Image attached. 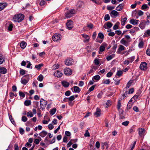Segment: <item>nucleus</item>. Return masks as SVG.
Returning a JSON list of instances; mask_svg holds the SVG:
<instances>
[{"label":"nucleus","instance_id":"obj_1","mask_svg":"<svg viewBox=\"0 0 150 150\" xmlns=\"http://www.w3.org/2000/svg\"><path fill=\"white\" fill-rule=\"evenodd\" d=\"M24 16L22 14H19L14 16L13 21L15 22H20L24 19Z\"/></svg>","mask_w":150,"mask_h":150},{"label":"nucleus","instance_id":"obj_2","mask_svg":"<svg viewBox=\"0 0 150 150\" xmlns=\"http://www.w3.org/2000/svg\"><path fill=\"white\" fill-rule=\"evenodd\" d=\"M76 11L74 9H71L66 12L65 14L66 17L67 18H70L73 16V15L75 14Z\"/></svg>","mask_w":150,"mask_h":150},{"label":"nucleus","instance_id":"obj_3","mask_svg":"<svg viewBox=\"0 0 150 150\" xmlns=\"http://www.w3.org/2000/svg\"><path fill=\"white\" fill-rule=\"evenodd\" d=\"M40 108L42 110L45 109L46 105L47 103V101L45 100L44 99L41 98L40 101Z\"/></svg>","mask_w":150,"mask_h":150},{"label":"nucleus","instance_id":"obj_4","mask_svg":"<svg viewBox=\"0 0 150 150\" xmlns=\"http://www.w3.org/2000/svg\"><path fill=\"white\" fill-rule=\"evenodd\" d=\"M61 35L58 34H55L52 37V39L53 41H54L58 42L61 40Z\"/></svg>","mask_w":150,"mask_h":150},{"label":"nucleus","instance_id":"obj_5","mask_svg":"<svg viewBox=\"0 0 150 150\" xmlns=\"http://www.w3.org/2000/svg\"><path fill=\"white\" fill-rule=\"evenodd\" d=\"M67 28V29L70 30L73 28V22L70 20H68L66 24Z\"/></svg>","mask_w":150,"mask_h":150},{"label":"nucleus","instance_id":"obj_6","mask_svg":"<svg viewBox=\"0 0 150 150\" xmlns=\"http://www.w3.org/2000/svg\"><path fill=\"white\" fill-rule=\"evenodd\" d=\"M147 64L145 62H142L141 63L140 66V68L142 70L145 71L147 69Z\"/></svg>","mask_w":150,"mask_h":150},{"label":"nucleus","instance_id":"obj_7","mask_svg":"<svg viewBox=\"0 0 150 150\" xmlns=\"http://www.w3.org/2000/svg\"><path fill=\"white\" fill-rule=\"evenodd\" d=\"M64 74L67 75H70L72 73L71 70L70 69L67 68L64 69Z\"/></svg>","mask_w":150,"mask_h":150},{"label":"nucleus","instance_id":"obj_8","mask_svg":"<svg viewBox=\"0 0 150 150\" xmlns=\"http://www.w3.org/2000/svg\"><path fill=\"white\" fill-rule=\"evenodd\" d=\"M65 64L67 66L71 65L73 63V61L72 59H66L65 61Z\"/></svg>","mask_w":150,"mask_h":150},{"label":"nucleus","instance_id":"obj_9","mask_svg":"<svg viewBox=\"0 0 150 150\" xmlns=\"http://www.w3.org/2000/svg\"><path fill=\"white\" fill-rule=\"evenodd\" d=\"M137 131L139 135L141 137H142L144 135V134L145 132V130L144 129L139 128L138 129Z\"/></svg>","mask_w":150,"mask_h":150},{"label":"nucleus","instance_id":"obj_10","mask_svg":"<svg viewBox=\"0 0 150 150\" xmlns=\"http://www.w3.org/2000/svg\"><path fill=\"white\" fill-rule=\"evenodd\" d=\"M130 41H126L124 38H122L120 40V42L121 44L124 45L126 46H127L129 45V42Z\"/></svg>","mask_w":150,"mask_h":150},{"label":"nucleus","instance_id":"obj_11","mask_svg":"<svg viewBox=\"0 0 150 150\" xmlns=\"http://www.w3.org/2000/svg\"><path fill=\"white\" fill-rule=\"evenodd\" d=\"M54 75L57 77H60L62 75V73L59 71H57L54 74Z\"/></svg>","mask_w":150,"mask_h":150},{"label":"nucleus","instance_id":"obj_12","mask_svg":"<svg viewBox=\"0 0 150 150\" xmlns=\"http://www.w3.org/2000/svg\"><path fill=\"white\" fill-rule=\"evenodd\" d=\"M84 4L82 1H79L77 4V7L78 8H83L84 7Z\"/></svg>","mask_w":150,"mask_h":150},{"label":"nucleus","instance_id":"obj_13","mask_svg":"<svg viewBox=\"0 0 150 150\" xmlns=\"http://www.w3.org/2000/svg\"><path fill=\"white\" fill-rule=\"evenodd\" d=\"M100 110L98 108H97L96 112L94 113V115L96 117L100 116Z\"/></svg>","mask_w":150,"mask_h":150},{"label":"nucleus","instance_id":"obj_14","mask_svg":"<svg viewBox=\"0 0 150 150\" xmlns=\"http://www.w3.org/2000/svg\"><path fill=\"white\" fill-rule=\"evenodd\" d=\"M125 47L122 45H119V47L118 48L117 53L118 54H120L122 51L124 50L125 49Z\"/></svg>","mask_w":150,"mask_h":150},{"label":"nucleus","instance_id":"obj_15","mask_svg":"<svg viewBox=\"0 0 150 150\" xmlns=\"http://www.w3.org/2000/svg\"><path fill=\"white\" fill-rule=\"evenodd\" d=\"M139 20H134V19H132L130 21V23L134 25H135L137 24L138 23Z\"/></svg>","mask_w":150,"mask_h":150},{"label":"nucleus","instance_id":"obj_16","mask_svg":"<svg viewBox=\"0 0 150 150\" xmlns=\"http://www.w3.org/2000/svg\"><path fill=\"white\" fill-rule=\"evenodd\" d=\"M124 6V4L122 3L119 5L116 8V10L118 11H121Z\"/></svg>","mask_w":150,"mask_h":150},{"label":"nucleus","instance_id":"obj_17","mask_svg":"<svg viewBox=\"0 0 150 150\" xmlns=\"http://www.w3.org/2000/svg\"><path fill=\"white\" fill-rule=\"evenodd\" d=\"M146 23L144 21L141 22L139 25V27L142 29H143L145 27Z\"/></svg>","mask_w":150,"mask_h":150},{"label":"nucleus","instance_id":"obj_18","mask_svg":"<svg viewBox=\"0 0 150 150\" xmlns=\"http://www.w3.org/2000/svg\"><path fill=\"white\" fill-rule=\"evenodd\" d=\"M7 6V4L6 3H0V11L3 9Z\"/></svg>","mask_w":150,"mask_h":150},{"label":"nucleus","instance_id":"obj_19","mask_svg":"<svg viewBox=\"0 0 150 150\" xmlns=\"http://www.w3.org/2000/svg\"><path fill=\"white\" fill-rule=\"evenodd\" d=\"M150 36V30H147L144 33L143 36L145 37H147Z\"/></svg>","mask_w":150,"mask_h":150},{"label":"nucleus","instance_id":"obj_20","mask_svg":"<svg viewBox=\"0 0 150 150\" xmlns=\"http://www.w3.org/2000/svg\"><path fill=\"white\" fill-rule=\"evenodd\" d=\"M62 85L65 87H68L69 85V83L65 81H62Z\"/></svg>","mask_w":150,"mask_h":150},{"label":"nucleus","instance_id":"obj_21","mask_svg":"<svg viewBox=\"0 0 150 150\" xmlns=\"http://www.w3.org/2000/svg\"><path fill=\"white\" fill-rule=\"evenodd\" d=\"M29 80L22 78L21 80V83L24 85H25L28 82Z\"/></svg>","mask_w":150,"mask_h":150},{"label":"nucleus","instance_id":"obj_22","mask_svg":"<svg viewBox=\"0 0 150 150\" xmlns=\"http://www.w3.org/2000/svg\"><path fill=\"white\" fill-rule=\"evenodd\" d=\"M6 69L4 67H1L0 70V73L4 74H6L7 72Z\"/></svg>","mask_w":150,"mask_h":150},{"label":"nucleus","instance_id":"obj_23","mask_svg":"<svg viewBox=\"0 0 150 150\" xmlns=\"http://www.w3.org/2000/svg\"><path fill=\"white\" fill-rule=\"evenodd\" d=\"M82 36L83 38L86 39L85 41H86L87 42H88L89 41L90 39V38L88 35L85 34H82Z\"/></svg>","mask_w":150,"mask_h":150},{"label":"nucleus","instance_id":"obj_24","mask_svg":"<svg viewBox=\"0 0 150 150\" xmlns=\"http://www.w3.org/2000/svg\"><path fill=\"white\" fill-rule=\"evenodd\" d=\"M47 134V132L45 131H43L39 134L42 137H44Z\"/></svg>","mask_w":150,"mask_h":150},{"label":"nucleus","instance_id":"obj_25","mask_svg":"<svg viewBox=\"0 0 150 150\" xmlns=\"http://www.w3.org/2000/svg\"><path fill=\"white\" fill-rule=\"evenodd\" d=\"M20 47L24 49L26 46V43L24 42L23 41L20 43Z\"/></svg>","mask_w":150,"mask_h":150},{"label":"nucleus","instance_id":"obj_26","mask_svg":"<svg viewBox=\"0 0 150 150\" xmlns=\"http://www.w3.org/2000/svg\"><path fill=\"white\" fill-rule=\"evenodd\" d=\"M115 56V54H113L110 55L106 57V59L107 61H109L112 59Z\"/></svg>","mask_w":150,"mask_h":150},{"label":"nucleus","instance_id":"obj_27","mask_svg":"<svg viewBox=\"0 0 150 150\" xmlns=\"http://www.w3.org/2000/svg\"><path fill=\"white\" fill-rule=\"evenodd\" d=\"M43 64H41L38 65H36L35 66V68L38 70H40L41 68L43 66Z\"/></svg>","mask_w":150,"mask_h":150},{"label":"nucleus","instance_id":"obj_28","mask_svg":"<svg viewBox=\"0 0 150 150\" xmlns=\"http://www.w3.org/2000/svg\"><path fill=\"white\" fill-rule=\"evenodd\" d=\"M120 24V23L119 22H116V24L114 25L113 27V28L114 30H115L118 28V26Z\"/></svg>","mask_w":150,"mask_h":150},{"label":"nucleus","instance_id":"obj_29","mask_svg":"<svg viewBox=\"0 0 150 150\" xmlns=\"http://www.w3.org/2000/svg\"><path fill=\"white\" fill-rule=\"evenodd\" d=\"M110 14H112L114 16H117L119 13L117 11L115 10H113L111 11V13Z\"/></svg>","mask_w":150,"mask_h":150},{"label":"nucleus","instance_id":"obj_30","mask_svg":"<svg viewBox=\"0 0 150 150\" xmlns=\"http://www.w3.org/2000/svg\"><path fill=\"white\" fill-rule=\"evenodd\" d=\"M31 101L30 100H26L24 102V104L26 106H28L30 105Z\"/></svg>","mask_w":150,"mask_h":150},{"label":"nucleus","instance_id":"obj_31","mask_svg":"<svg viewBox=\"0 0 150 150\" xmlns=\"http://www.w3.org/2000/svg\"><path fill=\"white\" fill-rule=\"evenodd\" d=\"M127 20V18L125 17L122 19L121 22V25H124L125 24V23Z\"/></svg>","mask_w":150,"mask_h":150},{"label":"nucleus","instance_id":"obj_32","mask_svg":"<svg viewBox=\"0 0 150 150\" xmlns=\"http://www.w3.org/2000/svg\"><path fill=\"white\" fill-rule=\"evenodd\" d=\"M56 110V108H53L52 109H51L50 111V114H51V115H53L55 113Z\"/></svg>","mask_w":150,"mask_h":150},{"label":"nucleus","instance_id":"obj_33","mask_svg":"<svg viewBox=\"0 0 150 150\" xmlns=\"http://www.w3.org/2000/svg\"><path fill=\"white\" fill-rule=\"evenodd\" d=\"M74 91L76 92H79L80 91L79 88L77 86H74Z\"/></svg>","mask_w":150,"mask_h":150},{"label":"nucleus","instance_id":"obj_34","mask_svg":"<svg viewBox=\"0 0 150 150\" xmlns=\"http://www.w3.org/2000/svg\"><path fill=\"white\" fill-rule=\"evenodd\" d=\"M4 61L5 60L2 55H0V64H2Z\"/></svg>","mask_w":150,"mask_h":150},{"label":"nucleus","instance_id":"obj_35","mask_svg":"<svg viewBox=\"0 0 150 150\" xmlns=\"http://www.w3.org/2000/svg\"><path fill=\"white\" fill-rule=\"evenodd\" d=\"M44 77L42 74H40L38 77L37 79L40 81H42Z\"/></svg>","mask_w":150,"mask_h":150},{"label":"nucleus","instance_id":"obj_36","mask_svg":"<svg viewBox=\"0 0 150 150\" xmlns=\"http://www.w3.org/2000/svg\"><path fill=\"white\" fill-rule=\"evenodd\" d=\"M9 117L10 120H11L12 123L14 125L16 124L14 120L13 119V118L12 117L11 115H9Z\"/></svg>","mask_w":150,"mask_h":150},{"label":"nucleus","instance_id":"obj_37","mask_svg":"<svg viewBox=\"0 0 150 150\" xmlns=\"http://www.w3.org/2000/svg\"><path fill=\"white\" fill-rule=\"evenodd\" d=\"M105 49V47L104 46L101 45L99 47V53L100 54V52H102Z\"/></svg>","mask_w":150,"mask_h":150},{"label":"nucleus","instance_id":"obj_38","mask_svg":"<svg viewBox=\"0 0 150 150\" xmlns=\"http://www.w3.org/2000/svg\"><path fill=\"white\" fill-rule=\"evenodd\" d=\"M123 74V71L121 70L118 71L116 73V75L120 77Z\"/></svg>","mask_w":150,"mask_h":150},{"label":"nucleus","instance_id":"obj_39","mask_svg":"<svg viewBox=\"0 0 150 150\" xmlns=\"http://www.w3.org/2000/svg\"><path fill=\"white\" fill-rule=\"evenodd\" d=\"M107 27L109 28H111L113 24L110 22H108L106 23Z\"/></svg>","mask_w":150,"mask_h":150},{"label":"nucleus","instance_id":"obj_40","mask_svg":"<svg viewBox=\"0 0 150 150\" xmlns=\"http://www.w3.org/2000/svg\"><path fill=\"white\" fill-rule=\"evenodd\" d=\"M97 37L101 39H103L104 38V35L102 33H98Z\"/></svg>","mask_w":150,"mask_h":150},{"label":"nucleus","instance_id":"obj_41","mask_svg":"<svg viewBox=\"0 0 150 150\" xmlns=\"http://www.w3.org/2000/svg\"><path fill=\"white\" fill-rule=\"evenodd\" d=\"M147 8H149V7L146 4H144L141 7V9L142 10H145Z\"/></svg>","mask_w":150,"mask_h":150},{"label":"nucleus","instance_id":"obj_42","mask_svg":"<svg viewBox=\"0 0 150 150\" xmlns=\"http://www.w3.org/2000/svg\"><path fill=\"white\" fill-rule=\"evenodd\" d=\"M110 18V16L109 14H107L105 15L104 17V19L105 21H106L109 20Z\"/></svg>","mask_w":150,"mask_h":150},{"label":"nucleus","instance_id":"obj_43","mask_svg":"<svg viewBox=\"0 0 150 150\" xmlns=\"http://www.w3.org/2000/svg\"><path fill=\"white\" fill-rule=\"evenodd\" d=\"M144 45V43L143 41H141L138 44V46L139 48H142L143 47Z\"/></svg>","mask_w":150,"mask_h":150},{"label":"nucleus","instance_id":"obj_44","mask_svg":"<svg viewBox=\"0 0 150 150\" xmlns=\"http://www.w3.org/2000/svg\"><path fill=\"white\" fill-rule=\"evenodd\" d=\"M100 76L98 75H96L93 77V79H94L96 80H98L100 79Z\"/></svg>","mask_w":150,"mask_h":150},{"label":"nucleus","instance_id":"obj_45","mask_svg":"<svg viewBox=\"0 0 150 150\" xmlns=\"http://www.w3.org/2000/svg\"><path fill=\"white\" fill-rule=\"evenodd\" d=\"M129 62L132 63L134 59V56H133L128 59Z\"/></svg>","mask_w":150,"mask_h":150},{"label":"nucleus","instance_id":"obj_46","mask_svg":"<svg viewBox=\"0 0 150 150\" xmlns=\"http://www.w3.org/2000/svg\"><path fill=\"white\" fill-rule=\"evenodd\" d=\"M13 27V25L11 23L10 24L9 26L8 27V30L9 31L12 30Z\"/></svg>","mask_w":150,"mask_h":150},{"label":"nucleus","instance_id":"obj_47","mask_svg":"<svg viewBox=\"0 0 150 150\" xmlns=\"http://www.w3.org/2000/svg\"><path fill=\"white\" fill-rule=\"evenodd\" d=\"M115 8V6H108L107 7V9L108 10H111L114 9Z\"/></svg>","mask_w":150,"mask_h":150},{"label":"nucleus","instance_id":"obj_48","mask_svg":"<svg viewBox=\"0 0 150 150\" xmlns=\"http://www.w3.org/2000/svg\"><path fill=\"white\" fill-rule=\"evenodd\" d=\"M21 120L25 122L27 121V118L26 116H23L22 117Z\"/></svg>","mask_w":150,"mask_h":150},{"label":"nucleus","instance_id":"obj_49","mask_svg":"<svg viewBox=\"0 0 150 150\" xmlns=\"http://www.w3.org/2000/svg\"><path fill=\"white\" fill-rule=\"evenodd\" d=\"M94 62L95 64L96 65H98L99 64V61L98 59H96L94 61Z\"/></svg>","mask_w":150,"mask_h":150},{"label":"nucleus","instance_id":"obj_50","mask_svg":"<svg viewBox=\"0 0 150 150\" xmlns=\"http://www.w3.org/2000/svg\"><path fill=\"white\" fill-rule=\"evenodd\" d=\"M26 115L28 117L29 116L30 117H33V115L32 112H27L26 113Z\"/></svg>","mask_w":150,"mask_h":150},{"label":"nucleus","instance_id":"obj_51","mask_svg":"<svg viewBox=\"0 0 150 150\" xmlns=\"http://www.w3.org/2000/svg\"><path fill=\"white\" fill-rule=\"evenodd\" d=\"M95 85H93L89 89L88 92H90L93 91L94 89Z\"/></svg>","mask_w":150,"mask_h":150},{"label":"nucleus","instance_id":"obj_52","mask_svg":"<svg viewBox=\"0 0 150 150\" xmlns=\"http://www.w3.org/2000/svg\"><path fill=\"white\" fill-rule=\"evenodd\" d=\"M111 102L110 100H108L106 103V107H108L109 106H110L111 104Z\"/></svg>","mask_w":150,"mask_h":150},{"label":"nucleus","instance_id":"obj_53","mask_svg":"<svg viewBox=\"0 0 150 150\" xmlns=\"http://www.w3.org/2000/svg\"><path fill=\"white\" fill-rule=\"evenodd\" d=\"M68 99H69V100L71 101H72L74 100L75 99V97L74 96H71L69 98H68Z\"/></svg>","mask_w":150,"mask_h":150},{"label":"nucleus","instance_id":"obj_54","mask_svg":"<svg viewBox=\"0 0 150 150\" xmlns=\"http://www.w3.org/2000/svg\"><path fill=\"white\" fill-rule=\"evenodd\" d=\"M110 83V81L108 79L105 80L103 81V83L104 84H109Z\"/></svg>","mask_w":150,"mask_h":150},{"label":"nucleus","instance_id":"obj_55","mask_svg":"<svg viewBox=\"0 0 150 150\" xmlns=\"http://www.w3.org/2000/svg\"><path fill=\"white\" fill-rule=\"evenodd\" d=\"M71 92L69 91H67L65 93V95L67 96H69L71 95Z\"/></svg>","mask_w":150,"mask_h":150},{"label":"nucleus","instance_id":"obj_56","mask_svg":"<svg viewBox=\"0 0 150 150\" xmlns=\"http://www.w3.org/2000/svg\"><path fill=\"white\" fill-rule=\"evenodd\" d=\"M73 140H71L67 144V146L68 147L70 146L72 144V141H74Z\"/></svg>","mask_w":150,"mask_h":150},{"label":"nucleus","instance_id":"obj_57","mask_svg":"<svg viewBox=\"0 0 150 150\" xmlns=\"http://www.w3.org/2000/svg\"><path fill=\"white\" fill-rule=\"evenodd\" d=\"M53 67L54 69H56L59 68V66L58 64H56L54 65Z\"/></svg>","mask_w":150,"mask_h":150},{"label":"nucleus","instance_id":"obj_58","mask_svg":"<svg viewBox=\"0 0 150 150\" xmlns=\"http://www.w3.org/2000/svg\"><path fill=\"white\" fill-rule=\"evenodd\" d=\"M113 74V73L111 72H108L106 76L108 77H110Z\"/></svg>","mask_w":150,"mask_h":150},{"label":"nucleus","instance_id":"obj_59","mask_svg":"<svg viewBox=\"0 0 150 150\" xmlns=\"http://www.w3.org/2000/svg\"><path fill=\"white\" fill-rule=\"evenodd\" d=\"M19 95L21 96L22 97H25V95L21 91H19Z\"/></svg>","mask_w":150,"mask_h":150},{"label":"nucleus","instance_id":"obj_60","mask_svg":"<svg viewBox=\"0 0 150 150\" xmlns=\"http://www.w3.org/2000/svg\"><path fill=\"white\" fill-rule=\"evenodd\" d=\"M129 123V122L128 121H127L125 122H123L122 123V124L125 126H127Z\"/></svg>","mask_w":150,"mask_h":150},{"label":"nucleus","instance_id":"obj_61","mask_svg":"<svg viewBox=\"0 0 150 150\" xmlns=\"http://www.w3.org/2000/svg\"><path fill=\"white\" fill-rule=\"evenodd\" d=\"M25 74V71L23 69H21L20 71V74L21 75H23Z\"/></svg>","mask_w":150,"mask_h":150},{"label":"nucleus","instance_id":"obj_62","mask_svg":"<svg viewBox=\"0 0 150 150\" xmlns=\"http://www.w3.org/2000/svg\"><path fill=\"white\" fill-rule=\"evenodd\" d=\"M65 133L66 135L68 137H69L71 135V134L70 132L68 131H66L65 132Z\"/></svg>","mask_w":150,"mask_h":150},{"label":"nucleus","instance_id":"obj_63","mask_svg":"<svg viewBox=\"0 0 150 150\" xmlns=\"http://www.w3.org/2000/svg\"><path fill=\"white\" fill-rule=\"evenodd\" d=\"M103 93L101 92L98 94L97 96V97L99 98H100L102 97V95H103Z\"/></svg>","mask_w":150,"mask_h":150},{"label":"nucleus","instance_id":"obj_64","mask_svg":"<svg viewBox=\"0 0 150 150\" xmlns=\"http://www.w3.org/2000/svg\"><path fill=\"white\" fill-rule=\"evenodd\" d=\"M146 53L147 55L150 56V49H147L146 51Z\"/></svg>","mask_w":150,"mask_h":150}]
</instances>
